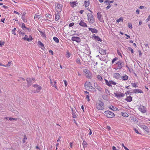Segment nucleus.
<instances>
[{
	"mask_svg": "<svg viewBox=\"0 0 150 150\" xmlns=\"http://www.w3.org/2000/svg\"><path fill=\"white\" fill-rule=\"evenodd\" d=\"M84 87L87 90L90 91H96V90L95 88L93 87L91 85L90 82L86 81L84 85Z\"/></svg>",
	"mask_w": 150,
	"mask_h": 150,
	"instance_id": "f257e3e1",
	"label": "nucleus"
},
{
	"mask_svg": "<svg viewBox=\"0 0 150 150\" xmlns=\"http://www.w3.org/2000/svg\"><path fill=\"white\" fill-rule=\"evenodd\" d=\"M96 108L97 109L99 110H103L104 108V103L100 100L96 103Z\"/></svg>",
	"mask_w": 150,
	"mask_h": 150,
	"instance_id": "f03ea898",
	"label": "nucleus"
},
{
	"mask_svg": "<svg viewBox=\"0 0 150 150\" xmlns=\"http://www.w3.org/2000/svg\"><path fill=\"white\" fill-rule=\"evenodd\" d=\"M27 84L26 86L27 87H29L35 82V79L34 78H28L26 79Z\"/></svg>",
	"mask_w": 150,
	"mask_h": 150,
	"instance_id": "7ed1b4c3",
	"label": "nucleus"
},
{
	"mask_svg": "<svg viewBox=\"0 0 150 150\" xmlns=\"http://www.w3.org/2000/svg\"><path fill=\"white\" fill-rule=\"evenodd\" d=\"M55 7L56 12H58V13L61 12L62 8V4H60V3H55Z\"/></svg>",
	"mask_w": 150,
	"mask_h": 150,
	"instance_id": "20e7f679",
	"label": "nucleus"
},
{
	"mask_svg": "<svg viewBox=\"0 0 150 150\" xmlns=\"http://www.w3.org/2000/svg\"><path fill=\"white\" fill-rule=\"evenodd\" d=\"M104 114L105 116L109 118H112L115 116L114 114L109 110L105 111Z\"/></svg>",
	"mask_w": 150,
	"mask_h": 150,
	"instance_id": "39448f33",
	"label": "nucleus"
},
{
	"mask_svg": "<svg viewBox=\"0 0 150 150\" xmlns=\"http://www.w3.org/2000/svg\"><path fill=\"white\" fill-rule=\"evenodd\" d=\"M88 20L89 22L91 24H93L95 22L93 16L91 13H88L87 15Z\"/></svg>",
	"mask_w": 150,
	"mask_h": 150,
	"instance_id": "423d86ee",
	"label": "nucleus"
},
{
	"mask_svg": "<svg viewBox=\"0 0 150 150\" xmlns=\"http://www.w3.org/2000/svg\"><path fill=\"white\" fill-rule=\"evenodd\" d=\"M124 63L122 60H119L117 61L115 65L116 67V69H121L124 65Z\"/></svg>",
	"mask_w": 150,
	"mask_h": 150,
	"instance_id": "0eeeda50",
	"label": "nucleus"
},
{
	"mask_svg": "<svg viewBox=\"0 0 150 150\" xmlns=\"http://www.w3.org/2000/svg\"><path fill=\"white\" fill-rule=\"evenodd\" d=\"M83 72L85 73V75L87 78L91 79L92 77V74L89 70L85 69L84 70Z\"/></svg>",
	"mask_w": 150,
	"mask_h": 150,
	"instance_id": "6e6552de",
	"label": "nucleus"
},
{
	"mask_svg": "<svg viewBox=\"0 0 150 150\" xmlns=\"http://www.w3.org/2000/svg\"><path fill=\"white\" fill-rule=\"evenodd\" d=\"M33 86L37 89L34 92V93H39L42 88L41 86L38 84H34Z\"/></svg>",
	"mask_w": 150,
	"mask_h": 150,
	"instance_id": "1a4fd4ad",
	"label": "nucleus"
},
{
	"mask_svg": "<svg viewBox=\"0 0 150 150\" xmlns=\"http://www.w3.org/2000/svg\"><path fill=\"white\" fill-rule=\"evenodd\" d=\"M138 110L139 111L143 113L146 112L147 111L146 108L143 105L139 106L138 108Z\"/></svg>",
	"mask_w": 150,
	"mask_h": 150,
	"instance_id": "9d476101",
	"label": "nucleus"
},
{
	"mask_svg": "<svg viewBox=\"0 0 150 150\" xmlns=\"http://www.w3.org/2000/svg\"><path fill=\"white\" fill-rule=\"evenodd\" d=\"M22 39L27 40L28 42H30L33 40V38L31 35H30L29 36V38H28V35H25V37L22 38Z\"/></svg>",
	"mask_w": 150,
	"mask_h": 150,
	"instance_id": "9b49d317",
	"label": "nucleus"
},
{
	"mask_svg": "<svg viewBox=\"0 0 150 150\" xmlns=\"http://www.w3.org/2000/svg\"><path fill=\"white\" fill-rule=\"evenodd\" d=\"M114 94L115 95V96L118 98L124 97L125 96V94L123 93L120 92L118 93L117 92L116 93H114Z\"/></svg>",
	"mask_w": 150,
	"mask_h": 150,
	"instance_id": "f8f14e48",
	"label": "nucleus"
},
{
	"mask_svg": "<svg viewBox=\"0 0 150 150\" xmlns=\"http://www.w3.org/2000/svg\"><path fill=\"white\" fill-rule=\"evenodd\" d=\"M71 40L74 41H76L78 43L80 42L81 39L79 37H73Z\"/></svg>",
	"mask_w": 150,
	"mask_h": 150,
	"instance_id": "ddd939ff",
	"label": "nucleus"
},
{
	"mask_svg": "<svg viewBox=\"0 0 150 150\" xmlns=\"http://www.w3.org/2000/svg\"><path fill=\"white\" fill-rule=\"evenodd\" d=\"M26 13L25 12H24L21 16V18L23 20V21L25 23L27 22V20L25 18Z\"/></svg>",
	"mask_w": 150,
	"mask_h": 150,
	"instance_id": "4468645a",
	"label": "nucleus"
},
{
	"mask_svg": "<svg viewBox=\"0 0 150 150\" xmlns=\"http://www.w3.org/2000/svg\"><path fill=\"white\" fill-rule=\"evenodd\" d=\"M97 16L98 19L99 20L100 22H102L103 21V19L102 18V16L100 12H98L97 13Z\"/></svg>",
	"mask_w": 150,
	"mask_h": 150,
	"instance_id": "2eb2a0df",
	"label": "nucleus"
},
{
	"mask_svg": "<svg viewBox=\"0 0 150 150\" xmlns=\"http://www.w3.org/2000/svg\"><path fill=\"white\" fill-rule=\"evenodd\" d=\"M38 30L40 33V35L42 37L44 38H46V35L45 34V30H43L42 31L40 30Z\"/></svg>",
	"mask_w": 150,
	"mask_h": 150,
	"instance_id": "dca6fc26",
	"label": "nucleus"
},
{
	"mask_svg": "<svg viewBox=\"0 0 150 150\" xmlns=\"http://www.w3.org/2000/svg\"><path fill=\"white\" fill-rule=\"evenodd\" d=\"M19 25L23 30L25 32L27 31L26 29H27V28L25 26L24 23H22L20 25Z\"/></svg>",
	"mask_w": 150,
	"mask_h": 150,
	"instance_id": "f3484780",
	"label": "nucleus"
},
{
	"mask_svg": "<svg viewBox=\"0 0 150 150\" xmlns=\"http://www.w3.org/2000/svg\"><path fill=\"white\" fill-rule=\"evenodd\" d=\"M94 86L99 91H102V88L98 85L97 83H94Z\"/></svg>",
	"mask_w": 150,
	"mask_h": 150,
	"instance_id": "a211bd4d",
	"label": "nucleus"
},
{
	"mask_svg": "<svg viewBox=\"0 0 150 150\" xmlns=\"http://www.w3.org/2000/svg\"><path fill=\"white\" fill-rule=\"evenodd\" d=\"M108 107L110 109L113 111H116L119 110L117 108L112 105L109 106Z\"/></svg>",
	"mask_w": 150,
	"mask_h": 150,
	"instance_id": "6ab92c4d",
	"label": "nucleus"
},
{
	"mask_svg": "<svg viewBox=\"0 0 150 150\" xmlns=\"http://www.w3.org/2000/svg\"><path fill=\"white\" fill-rule=\"evenodd\" d=\"M93 38L94 39L100 42L102 41V40L100 39V38L98 36H96L95 34H93Z\"/></svg>",
	"mask_w": 150,
	"mask_h": 150,
	"instance_id": "aec40b11",
	"label": "nucleus"
},
{
	"mask_svg": "<svg viewBox=\"0 0 150 150\" xmlns=\"http://www.w3.org/2000/svg\"><path fill=\"white\" fill-rule=\"evenodd\" d=\"M60 13L57 12L55 14V20L56 21L58 20L59 19V13Z\"/></svg>",
	"mask_w": 150,
	"mask_h": 150,
	"instance_id": "412c9836",
	"label": "nucleus"
},
{
	"mask_svg": "<svg viewBox=\"0 0 150 150\" xmlns=\"http://www.w3.org/2000/svg\"><path fill=\"white\" fill-rule=\"evenodd\" d=\"M133 92L135 93H143V91L141 90L138 89H135L134 90Z\"/></svg>",
	"mask_w": 150,
	"mask_h": 150,
	"instance_id": "4be33fe9",
	"label": "nucleus"
},
{
	"mask_svg": "<svg viewBox=\"0 0 150 150\" xmlns=\"http://www.w3.org/2000/svg\"><path fill=\"white\" fill-rule=\"evenodd\" d=\"M79 25L82 27H85L87 26V25L82 20H81L79 23Z\"/></svg>",
	"mask_w": 150,
	"mask_h": 150,
	"instance_id": "5701e85b",
	"label": "nucleus"
},
{
	"mask_svg": "<svg viewBox=\"0 0 150 150\" xmlns=\"http://www.w3.org/2000/svg\"><path fill=\"white\" fill-rule=\"evenodd\" d=\"M99 53L100 54L104 55L106 54V50L103 49H100L99 50Z\"/></svg>",
	"mask_w": 150,
	"mask_h": 150,
	"instance_id": "b1692460",
	"label": "nucleus"
},
{
	"mask_svg": "<svg viewBox=\"0 0 150 150\" xmlns=\"http://www.w3.org/2000/svg\"><path fill=\"white\" fill-rule=\"evenodd\" d=\"M88 30H89L91 31L93 33H97L98 32V30L95 28H88Z\"/></svg>",
	"mask_w": 150,
	"mask_h": 150,
	"instance_id": "393cba45",
	"label": "nucleus"
},
{
	"mask_svg": "<svg viewBox=\"0 0 150 150\" xmlns=\"http://www.w3.org/2000/svg\"><path fill=\"white\" fill-rule=\"evenodd\" d=\"M90 4L89 0H86L84 2V5L86 8L89 6Z\"/></svg>",
	"mask_w": 150,
	"mask_h": 150,
	"instance_id": "a878e982",
	"label": "nucleus"
},
{
	"mask_svg": "<svg viewBox=\"0 0 150 150\" xmlns=\"http://www.w3.org/2000/svg\"><path fill=\"white\" fill-rule=\"evenodd\" d=\"M70 4L71 6L72 7L76 6L78 4V3H77V1L70 2Z\"/></svg>",
	"mask_w": 150,
	"mask_h": 150,
	"instance_id": "bb28decb",
	"label": "nucleus"
},
{
	"mask_svg": "<svg viewBox=\"0 0 150 150\" xmlns=\"http://www.w3.org/2000/svg\"><path fill=\"white\" fill-rule=\"evenodd\" d=\"M132 97L131 96H127L126 98L125 99V100L127 102H130L132 101Z\"/></svg>",
	"mask_w": 150,
	"mask_h": 150,
	"instance_id": "cd10ccee",
	"label": "nucleus"
},
{
	"mask_svg": "<svg viewBox=\"0 0 150 150\" xmlns=\"http://www.w3.org/2000/svg\"><path fill=\"white\" fill-rule=\"evenodd\" d=\"M114 76L115 78L118 79L121 77L120 75L118 73H115L114 74Z\"/></svg>",
	"mask_w": 150,
	"mask_h": 150,
	"instance_id": "c85d7f7f",
	"label": "nucleus"
},
{
	"mask_svg": "<svg viewBox=\"0 0 150 150\" xmlns=\"http://www.w3.org/2000/svg\"><path fill=\"white\" fill-rule=\"evenodd\" d=\"M41 17V16L40 15L35 14L34 16V19L35 21L39 19Z\"/></svg>",
	"mask_w": 150,
	"mask_h": 150,
	"instance_id": "c756f323",
	"label": "nucleus"
},
{
	"mask_svg": "<svg viewBox=\"0 0 150 150\" xmlns=\"http://www.w3.org/2000/svg\"><path fill=\"white\" fill-rule=\"evenodd\" d=\"M105 80L106 85L109 86H112V85H110V81H108V80L105 79Z\"/></svg>",
	"mask_w": 150,
	"mask_h": 150,
	"instance_id": "7c9ffc66",
	"label": "nucleus"
},
{
	"mask_svg": "<svg viewBox=\"0 0 150 150\" xmlns=\"http://www.w3.org/2000/svg\"><path fill=\"white\" fill-rule=\"evenodd\" d=\"M71 110L72 111V117L74 118H77L76 115V112L75 111H74L73 109H71Z\"/></svg>",
	"mask_w": 150,
	"mask_h": 150,
	"instance_id": "2f4dec72",
	"label": "nucleus"
},
{
	"mask_svg": "<svg viewBox=\"0 0 150 150\" xmlns=\"http://www.w3.org/2000/svg\"><path fill=\"white\" fill-rule=\"evenodd\" d=\"M141 127L146 131H147L148 130V127L145 125H141Z\"/></svg>",
	"mask_w": 150,
	"mask_h": 150,
	"instance_id": "473e14b6",
	"label": "nucleus"
},
{
	"mask_svg": "<svg viewBox=\"0 0 150 150\" xmlns=\"http://www.w3.org/2000/svg\"><path fill=\"white\" fill-rule=\"evenodd\" d=\"M128 76L127 75H125L123 76H122V79L123 80L126 81L128 79Z\"/></svg>",
	"mask_w": 150,
	"mask_h": 150,
	"instance_id": "72a5a7b5",
	"label": "nucleus"
},
{
	"mask_svg": "<svg viewBox=\"0 0 150 150\" xmlns=\"http://www.w3.org/2000/svg\"><path fill=\"white\" fill-rule=\"evenodd\" d=\"M46 17L47 18V20L50 19L52 17V16L51 14L48 13H47Z\"/></svg>",
	"mask_w": 150,
	"mask_h": 150,
	"instance_id": "f704fd0d",
	"label": "nucleus"
},
{
	"mask_svg": "<svg viewBox=\"0 0 150 150\" xmlns=\"http://www.w3.org/2000/svg\"><path fill=\"white\" fill-rule=\"evenodd\" d=\"M122 115L125 117H128V114L126 112H122Z\"/></svg>",
	"mask_w": 150,
	"mask_h": 150,
	"instance_id": "c9c22d12",
	"label": "nucleus"
},
{
	"mask_svg": "<svg viewBox=\"0 0 150 150\" xmlns=\"http://www.w3.org/2000/svg\"><path fill=\"white\" fill-rule=\"evenodd\" d=\"M53 81L54 82V84H53L52 86L53 87L55 88L56 89H57V87L56 85L57 82L56 81H54V79L53 80Z\"/></svg>",
	"mask_w": 150,
	"mask_h": 150,
	"instance_id": "e433bc0d",
	"label": "nucleus"
},
{
	"mask_svg": "<svg viewBox=\"0 0 150 150\" xmlns=\"http://www.w3.org/2000/svg\"><path fill=\"white\" fill-rule=\"evenodd\" d=\"M127 49L129 51L131 52L132 54H133L134 53V51L133 49L131 48V47H128L127 48Z\"/></svg>",
	"mask_w": 150,
	"mask_h": 150,
	"instance_id": "4c0bfd02",
	"label": "nucleus"
},
{
	"mask_svg": "<svg viewBox=\"0 0 150 150\" xmlns=\"http://www.w3.org/2000/svg\"><path fill=\"white\" fill-rule=\"evenodd\" d=\"M53 39L54 41L57 43L59 42V40L58 38L56 37H54L53 38Z\"/></svg>",
	"mask_w": 150,
	"mask_h": 150,
	"instance_id": "58836bf2",
	"label": "nucleus"
},
{
	"mask_svg": "<svg viewBox=\"0 0 150 150\" xmlns=\"http://www.w3.org/2000/svg\"><path fill=\"white\" fill-rule=\"evenodd\" d=\"M66 56L67 58H69L70 56V54L69 51H67L66 54Z\"/></svg>",
	"mask_w": 150,
	"mask_h": 150,
	"instance_id": "ea45409f",
	"label": "nucleus"
},
{
	"mask_svg": "<svg viewBox=\"0 0 150 150\" xmlns=\"http://www.w3.org/2000/svg\"><path fill=\"white\" fill-rule=\"evenodd\" d=\"M97 78L100 81H102L103 80L102 77L100 75H98L97 76Z\"/></svg>",
	"mask_w": 150,
	"mask_h": 150,
	"instance_id": "a19ab883",
	"label": "nucleus"
},
{
	"mask_svg": "<svg viewBox=\"0 0 150 150\" xmlns=\"http://www.w3.org/2000/svg\"><path fill=\"white\" fill-rule=\"evenodd\" d=\"M76 62L77 64H81L80 59L79 58H77L76 59Z\"/></svg>",
	"mask_w": 150,
	"mask_h": 150,
	"instance_id": "79ce46f5",
	"label": "nucleus"
},
{
	"mask_svg": "<svg viewBox=\"0 0 150 150\" xmlns=\"http://www.w3.org/2000/svg\"><path fill=\"white\" fill-rule=\"evenodd\" d=\"M82 145L83 147H84L85 146H86L87 145H88V144L85 140H83V142L82 143Z\"/></svg>",
	"mask_w": 150,
	"mask_h": 150,
	"instance_id": "37998d69",
	"label": "nucleus"
},
{
	"mask_svg": "<svg viewBox=\"0 0 150 150\" xmlns=\"http://www.w3.org/2000/svg\"><path fill=\"white\" fill-rule=\"evenodd\" d=\"M38 45H40V46L42 47H44V44L42 42H41L40 41H38Z\"/></svg>",
	"mask_w": 150,
	"mask_h": 150,
	"instance_id": "c03bdc74",
	"label": "nucleus"
},
{
	"mask_svg": "<svg viewBox=\"0 0 150 150\" xmlns=\"http://www.w3.org/2000/svg\"><path fill=\"white\" fill-rule=\"evenodd\" d=\"M123 18L122 17H120L119 19L117 20V23H119L121 21H123Z\"/></svg>",
	"mask_w": 150,
	"mask_h": 150,
	"instance_id": "a18cd8bd",
	"label": "nucleus"
},
{
	"mask_svg": "<svg viewBox=\"0 0 150 150\" xmlns=\"http://www.w3.org/2000/svg\"><path fill=\"white\" fill-rule=\"evenodd\" d=\"M131 85L133 87L135 88H137L138 87V86L135 83H132Z\"/></svg>",
	"mask_w": 150,
	"mask_h": 150,
	"instance_id": "49530a36",
	"label": "nucleus"
},
{
	"mask_svg": "<svg viewBox=\"0 0 150 150\" xmlns=\"http://www.w3.org/2000/svg\"><path fill=\"white\" fill-rule=\"evenodd\" d=\"M102 97L105 100H107L108 99V97L106 95H103Z\"/></svg>",
	"mask_w": 150,
	"mask_h": 150,
	"instance_id": "de8ad7c7",
	"label": "nucleus"
},
{
	"mask_svg": "<svg viewBox=\"0 0 150 150\" xmlns=\"http://www.w3.org/2000/svg\"><path fill=\"white\" fill-rule=\"evenodd\" d=\"M18 32L20 34L22 35H24L25 34L23 31H22V30H20L19 31H18Z\"/></svg>",
	"mask_w": 150,
	"mask_h": 150,
	"instance_id": "09e8293b",
	"label": "nucleus"
},
{
	"mask_svg": "<svg viewBox=\"0 0 150 150\" xmlns=\"http://www.w3.org/2000/svg\"><path fill=\"white\" fill-rule=\"evenodd\" d=\"M118 59V58L117 57H115L114 58L112 61V64L115 61Z\"/></svg>",
	"mask_w": 150,
	"mask_h": 150,
	"instance_id": "8fccbe9b",
	"label": "nucleus"
},
{
	"mask_svg": "<svg viewBox=\"0 0 150 150\" xmlns=\"http://www.w3.org/2000/svg\"><path fill=\"white\" fill-rule=\"evenodd\" d=\"M99 59L100 60L104 61L106 60V58L105 57H101L99 58Z\"/></svg>",
	"mask_w": 150,
	"mask_h": 150,
	"instance_id": "3c124183",
	"label": "nucleus"
},
{
	"mask_svg": "<svg viewBox=\"0 0 150 150\" xmlns=\"http://www.w3.org/2000/svg\"><path fill=\"white\" fill-rule=\"evenodd\" d=\"M9 120L11 121H12L13 120H17V119L12 117H9Z\"/></svg>",
	"mask_w": 150,
	"mask_h": 150,
	"instance_id": "603ef678",
	"label": "nucleus"
},
{
	"mask_svg": "<svg viewBox=\"0 0 150 150\" xmlns=\"http://www.w3.org/2000/svg\"><path fill=\"white\" fill-rule=\"evenodd\" d=\"M133 130H134V131L135 132H136V133H137L138 134H140L139 132H138V131L136 129V128H133Z\"/></svg>",
	"mask_w": 150,
	"mask_h": 150,
	"instance_id": "864d4df0",
	"label": "nucleus"
},
{
	"mask_svg": "<svg viewBox=\"0 0 150 150\" xmlns=\"http://www.w3.org/2000/svg\"><path fill=\"white\" fill-rule=\"evenodd\" d=\"M122 146H123L126 150H129V149L127 147L125 146L124 144L122 143Z\"/></svg>",
	"mask_w": 150,
	"mask_h": 150,
	"instance_id": "5fc2aeb1",
	"label": "nucleus"
},
{
	"mask_svg": "<svg viewBox=\"0 0 150 150\" xmlns=\"http://www.w3.org/2000/svg\"><path fill=\"white\" fill-rule=\"evenodd\" d=\"M128 25L129 27L131 29L132 28V24L131 23H128Z\"/></svg>",
	"mask_w": 150,
	"mask_h": 150,
	"instance_id": "6e6d98bb",
	"label": "nucleus"
},
{
	"mask_svg": "<svg viewBox=\"0 0 150 150\" xmlns=\"http://www.w3.org/2000/svg\"><path fill=\"white\" fill-rule=\"evenodd\" d=\"M86 98L88 99L87 100L88 101H90V99H89V95H86Z\"/></svg>",
	"mask_w": 150,
	"mask_h": 150,
	"instance_id": "4d7b16f0",
	"label": "nucleus"
},
{
	"mask_svg": "<svg viewBox=\"0 0 150 150\" xmlns=\"http://www.w3.org/2000/svg\"><path fill=\"white\" fill-rule=\"evenodd\" d=\"M138 52L139 53V57H141L142 53L141 51L140 50H138Z\"/></svg>",
	"mask_w": 150,
	"mask_h": 150,
	"instance_id": "13d9d810",
	"label": "nucleus"
},
{
	"mask_svg": "<svg viewBox=\"0 0 150 150\" xmlns=\"http://www.w3.org/2000/svg\"><path fill=\"white\" fill-rule=\"evenodd\" d=\"M108 5L106 7V10L108 9L111 6V5H110V4H108Z\"/></svg>",
	"mask_w": 150,
	"mask_h": 150,
	"instance_id": "bf43d9fd",
	"label": "nucleus"
},
{
	"mask_svg": "<svg viewBox=\"0 0 150 150\" xmlns=\"http://www.w3.org/2000/svg\"><path fill=\"white\" fill-rule=\"evenodd\" d=\"M110 85L113 84L114 85H115L116 84V83L113 81H110Z\"/></svg>",
	"mask_w": 150,
	"mask_h": 150,
	"instance_id": "052dcab7",
	"label": "nucleus"
},
{
	"mask_svg": "<svg viewBox=\"0 0 150 150\" xmlns=\"http://www.w3.org/2000/svg\"><path fill=\"white\" fill-rule=\"evenodd\" d=\"M74 23H71L69 25V27H71L74 25Z\"/></svg>",
	"mask_w": 150,
	"mask_h": 150,
	"instance_id": "680f3d73",
	"label": "nucleus"
},
{
	"mask_svg": "<svg viewBox=\"0 0 150 150\" xmlns=\"http://www.w3.org/2000/svg\"><path fill=\"white\" fill-rule=\"evenodd\" d=\"M106 128L108 130H110L111 129V127L109 126H107L106 127Z\"/></svg>",
	"mask_w": 150,
	"mask_h": 150,
	"instance_id": "e2e57ef3",
	"label": "nucleus"
},
{
	"mask_svg": "<svg viewBox=\"0 0 150 150\" xmlns=\"http://www.w3.org/2000/svg\"><path fill=\"white\" fill-rule=\"evenodd\" d=\"M150 20V15L148 16L147 19H146L147 22L149 21Z\"/></svg>",
	"mask_w": 150,
	"mask_h": 150,
	"instance_id": "0e129e2a",
	"label": "nucleus"
},
{
	"mask_svg": "<svg viewBox=\"0 0 150 150\" xmlns=\"http://www.w3.org/2000/svg\"><path fill=\"white\" fill-rule=\"evenodd\" d=\"M105 93L106 94H108V93H109V91L108 89H105Z\"/></svg>",
	"mask_w": 150,
	"mask_h": 150,
	"instance_id": "69168bd1",
	"label": "nucleus"
},
{
	"mask_svg": "<svg viewBox=\"0 0 150 150\" xmlns=\"http://www.w3.org/2000/svg\"><path fill=\"white\" fill-rule=\"evenodd\" d=\"M5 43V42H3L1 43H0V47L4 45Z\"/></svg>",
	"mask_w": 150,
	"mask_h": 150,
	"instance_id": "338daca9",
	"label": "nucleus"
},
{
	"mask_svg": "<svg viewBox=\"0 0 150 150\" xmlns=\"http://www.w3.org/2000/svg\"><path fill=\"white\" fill-rule=\"evenodd\" d=\"M64 83L65 86H67V82L66 80H64Z\"/></svg>",
	"mask_w": 150,
	"mask_h": 150,
	"instance_id": "774afa93",
	"label": "nucleus"
}]
</instances>
